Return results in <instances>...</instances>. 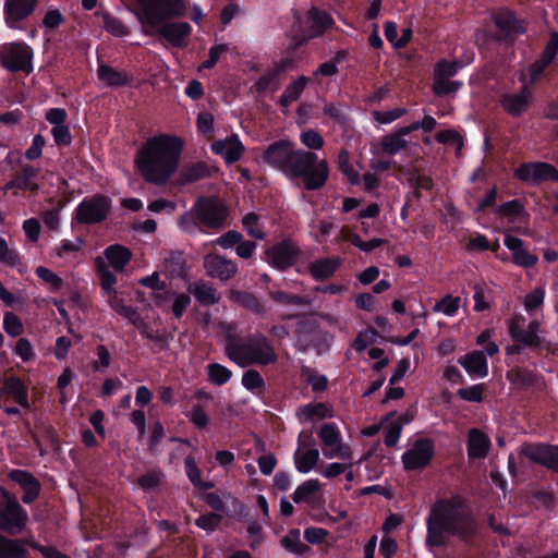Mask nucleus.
<instances>
[{"label":"nucleus","mask_w":558,"mask_h":558,"mask_svg":"<svg viewBox=\"0 0 558 558\" xmlns=\"http://www.w3.org/2000/svg\"><path fill=\"white\" fill-rule=\"evenodd\" d=\"M183 0H136L132 10L142 33L146 36H158L175 48H184L189 44L192 27L186 22H168L186 15Z\"/></svg>","instance_id":"obj_1"},{"label":"nucleus","mask_w":558,"mask_h":558,"mask_svg":"<svg viewBox=\"0 0 558 558\" xmlns=\"http://www.w3.org/2000/svg\"><path fill=\"white\" fill-rule=\"evenodd\" d=\"M426 525V545L429 547L447 545L450 535L470 542L478 532L472 511L459 496L437 500L430 507Z\"/></svg>","instance_id":"obj_2"},{"label":"nucleus","mask_w":558,"mask_h":558,"mask_svg":"<svg viewBox=\"0 0 558 558\" xmlns=\"http://www.w3.org/2000/svg\"><path fill=\"white\" fill-rule=\"evenodd\" d=\"M183 143L180 138L158 135L138 150L135 165L146 182L162 185L177 171Z\"/></svg>","instance_id":"obj_3"},{"label":"nucleus","mask_w":558,"mask_h":558,"mask_svg":"<svg viewBox=\"0 0 558 558\" xmlns=\"http://www.w3.org/2000/svg\"><path fill=\"white\" fill-rule=\"evenodd\" d=\"M225 351L227 356L241 367L254 364L269 365L278 361L275 348L263 335H256L241 341L235 335L229 333Z\"/></svg>","instance_id":"obj_4"},{"label":"nucleus","mask_w":558,"mask_h":558,"mask_svg":"<svg viewBox=\"0 0 558 558\" xmlns=\"http://www.w3.org/2000/svg\"><path fill=\"white\" fill-rule=\"evenodd\" d=\"M288 178L301 179L307 191L320 190L329 178V166L327 160L319 159L315 153L299 149V155Z\"/></svg>","instance_id":"obj_5"},{"label":"nucleus","mask_w":558,"mask_h":558,"mask_svg":"<svg viewBox=\"0 0 558 558\" xmlns=\"http://www.w3.org/2000/svg\"><path fill=\"white\" fill-rule=\"evenodd\" d=\"M194 214L199 230H221L227 226L229 210L220 198L201 196L194 203Z\"/></svg>","instance_id":"obj_6"},{"label":"nucleus","mask_w":558,"mask_h":558,"mask_svg":"<svg viewBox=\"0 0 558 558\" xmlns=\"http://www.w3.org/2000/svg\"><path fill=\"white\" fill-rule=\"evenodd\" d=\"M0 531L9 535L22 533L28 522V514L19 504L16 497L0 487Z\"/></svg>","instance_id":"obj_7"},{"label":"nucleus","mask_w":558,"mask_h":558,"mask_svg":"<svg viewBox=\"0 0 558 558\" xmlns=\"http://www.w3.org/2000/svg\"><path fill=\"white\" fill-rule=\"evenodd\" d=\"M111 199L104 194L85 198L75 209L74 220L81 225H96L107 219L111 211Z\"/></svg>","instance_id":"obj_8"},{"label":"nucleus","mask_w":558,"mask_h":558,"mask_svg":"<svg viewBox=\"0 0 558 558\" xmlns=\"http://www.w3.org/2000/svg\"><path fill=\"white\" fill-rule=\"evenodd\" d=\"M298 155L299 149H294L291 142L280 140L267 147L264 151L263 158L268 165L277 168L289 177Z\"/></svg>","instance_id":"obj_9"},{"label":"nucleus","mask_w":558,"mask_h":558,"mask_svg":"<svg viewBox=\"0 0 558 558\" xmlns=\"http://www.w3.org/2000/svg\"><path fill=\"white\" fill-rule=\"evenodd\" d=\"M33 51L24 43H12L5 45L0 52V63L11 72L29 73L32 66Z\"/></svg>","instance_id":"obj_10"},{"label":"nucleus","mask_w":558,"mask_h":558,"mask_svg":"<svg viewBox=\"0 0 558 558\" xmlns=\"http://www.w3.org/2000/svg\"><path fill=\"white\" fill-rule=\"evenodd\" d=\"M520 454L531 462L558 473V446L544 442H524Z\"/></svg>","instance_id":"obj_11"},{"label":"nucleus","mask_w":558,"mask_h":558,"mask_svg":"<svg viewBox=\"0 0 558 558\" xmlns=\"http://www.w3.org/2000/svg\"><path fill=\"white\" fill-rule=\"evenodd\" d=\"M514 177L527 185H539L545 181H558L557 169L547 162H525L514 170Z\"/></svg>","instance_id":"obj_12"},{"label":"nucleus","mask_w":558,"mask_h":558,"mask_svg":"<svg viewBox=\"0 0 558 558\" xmlns=\"http://www.w3.org/2000/svg\"><path fill=\"white\" fill-rule=\"evenodd\" d=\"M435 446L430 438H421L402 454L404 469L414 471L425 468L434 457Z\"/></svg>","instance_id":"obj_13"},{"label":"nucleus","mask_w":558,"mask_h":558,"mask_svg":"<svg viewBox=\"0 0 558 558\" xmlns=\"http://www.w3.org/2000/svg\"><path fill=\"white\" fill-rule=\"evenodd\" d=\"M27 545L38 550L45 558H49L53 547H46L36 542H28L22 538H10L0 533V558H26L28 555Z\"/></svg>","instance_id":"obj_14"},{"label":"nucleus","mask_w":558,"mask_h":558,"mask_svg":"<svg viewBox=\"0 0 558 558\" xmlns=\"http://www.w3.org/2000/svg\"><path fill=\"white\" fill-rule=\"evenodd\" d=\"M265 255L267 262L275 268L287 270L296 263L300 250L293 242L284 240L267 248Z\"/></svg>","instance_id":"obj_15"},{"label":"nucleus","mask_w":558,"mask_h":558,"mask_svg":"<svg viewBox=\"0 0 558 558\" xmlns=\"http://www.w3.org/2000/svg\"><path fill=\"white\" fill-rule=\"evenodd\" d=\"M493 20L499 31L496 35L498 41L513 43L518 35L525 32L522 23L508 10L498 11Z\"/></svg>","instance_id":"obj_16"},{"label":"nucleus","mask_w":558,"mask_h":558,"mask_svg":"<svg viewBox=\"0 0 558 558\" xmlns=\"http://www.w3.org/2000/svg\"><path fill=\"white\" fill-rule=\"evenodd\" d=\"M204 268L208 277L219 279L220 281H229L238 272V266L233 260L214 253L207 254L204 257Z\"/></svg>","instance_id":"obj_17"},{"label":"nucleus","mask_w":558,"mask_h":558,"mask_svg":"<svg viewBox=\"0 0 558 558\" xmlns=\"http://www.w3.org/2000/svg\"><path fill=\"white\" fill-rule=\"evenodd\" d=\"M533 101L531 89L524 85L517 94H506L500 98V105L510 116L517 118L527 111Z\"/></svg>","instance_id":"obj_18"},{"label":"nucleus","mask_w":558,"mask_h":558,"mask_svg":"<svg viewBox=\"0 0 558 558\" xmlns=\"http://www.w3.org/2000/svg\"><path fill=\"white\" fill-rule=\"evenodd\" d=\"M9 478L19 484L23 489L22 501L24 504H32L38 498L41 485L32 473L24 470H12L9 473Z\"/></svg>","instance_id":"obj_19"},{"label":"nucleus","mask_w":558,"mask_h":558,"mask_svg":"<svg viewBox=\"0 0 558 558\" xmlns=\"http://www.w3.org/2000/svg\"><path fill=\"white\" fill-rule=\"evenodd\" d=\"M36 5L37 0H5V23L13 27L15 23L28 17L35 11Z\"/></svg>","instance_id":"obj_20"},{"label":"nucleus","mask_w":558,"mask_h":558,"mask_svg":"<svg viewBox=\"0 0 558 558\" xmlns=\"http://www.w3.org/2000/svg\"><path fill=\"white\" fill-rule=\"evenodd\" d=\"M211 149L215 154L223 155L226 162L229 165L240 160L245 150L243 144L235 134H232L226 140L214 142Z\"/></svg>","instance_id":"obj_21"},{"label":"nucleus","mask_w":558,"mask_h":558,"mask_svg":"<svg viewBox=\"0 0 558 558\" xmlns=\"http://www.w3.org/2000/svg\"><path fill=\"white\" fill-rule=\"evenodd\" d=\"M506 247L512 254V262L521 267L530 268L537 263V256L530 253L523 245V241L517 236L506 234L504 241Z\"/></svg>","instance_id":"obj_22"},{"label":"nucleus","mask_w":558,"mask_h":558,"mask_svg":"<svg viewBox=\"0 0 558 558\" xmlns=\"http://www.w3.org/2000/svg\"><path fill=\"white\" fill-rule=\"evenodd\" d=\"M306 23L310 28V37L322 36L333 24L331 15L319 8L312 7L306 13Z\"/></svg>","instance_id":"obj_23"},{"label":"nucleus","mask_w":558,"mask_h":558,"mask_svg":"<svg viewBox=\"0 0 558 558\" xmlns=\"http://www.w3.org/2000/svg\"><path fill=\"white\" fill-rule=\"evenodd\" d=\"M468 454L470 459H484L487 457L490 440L486 434L477 428H471L468 435Z\"/></svg>","instance_id":"obj_24"},{"label":"nucleus","mask_w":558,"mask_h":558,"mask_svg":"<svg viewBox=\"0 0 558 558\" xmlns=\"http://www.w3.org/2000/svg\"><path fill=\"white\" fill-rule=\"evenodd\" d=\"M228 299L256 315H263L265 313V306L252 292L230 289L228 292Z\"/></svg>","instance_id":"obj_25"},{"label":"nucleus","mask_w":558,"mask_h":558,"mask_svg":"<svg viewBox=\"0 0 558 558\" xmlns=\"http://www.w3.org/2000/svg\"><path fill=\"white\" fill-rule=\"evenodd\" d=\"M189 292L194 295L196 301L204 306L215 305L220 301V294L217 289L205 282L204 280H197L189 287Z\"/></svg>","instance_id":"obj_26"},{"label":"nucleus","mask_w":558,"mask_h":558,"mask_svg":"<svg viewBox=\"0 0 558 558\" xmlns=\"http://www.w3.org/2000/svg\"><path fill=\"white\" fill-rule=\"evenodd\" d=\"M340 257L319 258L310 264L308 270L315 280H325L330 278L341 266Z\"/></svg>","instance_id":"obj_27"},{"label":"nucleus","mask_w":558,"mask_h":558,"mask_svg":"<svg viewBox=\"0 0 558 558\" xmlns=\"http://www.w3.org/2000/svg\"><path fill=\"white\" fill-rule=\"evenodd\" d=\"M459 363L470 375L484 377L487 375V361L482 351H473L459 359Z\"/></svg>","instance_id":"obj_28"},{"label":"nucleus","mask_w":558,"mask_h":558,"mask_svg":"<svg viewBox=\"0 0 558 558\" xmlns=\"http://www.w3.org/2000/svg\"><path fill=\"white\" fill-rule=\"evenodd\" d=\"M105 256L117 271H122L130 263L132 253L123 245L113 244L105 250Z\"/></svg>","instance_id":"obj_29"},{"label":"nucleus","mask_w":558,"mask_h":558,"mask_svg":"<svg viewBox=\"0 0 558 558\" xmlns=\"http://www.w3.org/2000/svg\"><path fill=\"white\" fill-rule=\"evenodd\" d=\"M98 78L110 87L123 86L129 83L128 75L124 72L118 71L107 64L98 66Z\"/></svg>","instance_id":"obj_30"},{"label":"nucleus","mask_w":558,"mask_h":558,"mask_svg":"<svg viewBox=\"0 0 558 558\" xmlns=\"http://www.w3.org/2000/svg\"><path fill=\"white\" fill-rule=\"evenodd\" d=\"M209 177V167L201 161L191 166L184 167L179 175L181 184L192 183Z\"/></svg>","instance_id":"obj_31"},{"label":"nucleus","mask_w":558,"mask_h":558,"mask_svg":"<svg viewBox=\"0 0 558 558\" xmlns=\"http://www.w3.org/2000/svg\"><path fill=\"white\" fill-rule=\"evenodd\" d=\"M539 326L537 320L530 322L526 329H523L513 341L531 349H538L542 344V340L538 337Z\"/></svg>","instance_id":"obj_32"},{"label":"nucleus","mask_w":558,"mask_h":558,"mask_svg":"<svg viewBox=\"0 0 558 558\" xmlns=\"http://www.w3.org/2000/svg\"><path fill=\"white\" fill-rule=\"evenodd\" d=\"M298 414L305 421H312L314 418L323 420L333 416L332 410L323 402L303 405L299 409Z\"/></svg>","instance_id":"obj_33"},{"label":"nucleus","mask_w":558,"mask_h":558,"mask_svg":"<svg viewBox=\"0 0 558 558\" xmlns=\"http://www.w3.org/2000/svg\"><path fill=\"white\" fill-rule=\"evenodd\" d=\"M319 460V451L316 448H311L304 452L299 450L294 453V464L299 472L307 473L314 469Z\"/></svg>","instance_id":"obj_34"},{"label":"nucleus","mask_w":558,"mask_h":558,"mask_svg":"<svg viewBox=\"0 0 558 558\" xmlns=\"http://www.w3.org/2000/svg\"><path fill=\"white\" fill-rule=\"evenodd\" d=\"M506 378L519 387H530L536 383L537 376L527 368L512 367L506 374Z\"/></svg>","instance_id":"obj_35"},{"label":"nucleus","mask_w":558,"mask_h":558,"mask_svg":"<svg viewBox=\"0 0 558 558\" xmlns=\"http://www.w3.org/2000/svg\"><path fill=\"white\" fill-rule=\"evenodd\" d=\"M306 84H307V77H305V76H300L298 80L290 83L286 87L283 94L280 97V100H279L280 105L282 107H288V106H290V104L298 100L300 98L301 94L303 93Z\"/></svg>","instance_id":"obj_36"},{"label":"nucleus","mask_w":558,"mask_h":558,"mask_svg":"<svg viewBox=\"0 0 558 558\" xmlns=\"http://www.w3.org/2000/svg\"><path fill=\"white\" fill-rule=\"evenodd\" d=\"M408 134L409 133H402V128H400L397 132L383 136L380 141L381 149L385 153L392 155L405 148L407 141L403 136Z\"/></svg>","instance_id":"obj_37"},{"label":"nucleus","mask_w":558,"mask_h":558,"mask_svg":"<svg viewBox=\"0 0 558 558\" xmlns=\"http://www.w3.org/2000/svg\"><path fill=\"white\" fill-rule=\"evenodd\" d=\"M281 545L290 553L304 555L310 547L301 541V533L298 529L290 530L281 539Z\"/></svg>","instance_id":"obj_38"},{"label":"nucleus","mask_w":558,"mask_h":558,"mask_svg":"<svg viewBox=\"0 0 558 558\" xmlns=\"http://www.w3.org/2000/svg\"><path fill=\"white\" fill-rule=\"evenodd\" d=\"M37 169H35L33 166H23L22 172L14 177L17 183V189L29 190L32 192L37 191L38 184L34 182L35 178L37 177Z\"/></svg>","instance_id":"obj_39"},{"label":"nucleus","mask_w":558,"mask_h":558,"mask_svg":"<svg viewBox=\"0 0 558 558\" xmlns=\"http://www.w3.org/2000/svg\"><path fill=\"white\" fill-rule=\"evenodd\" d=\"M167 271L173 277H182L185 274L186 260L182 252H171L165 259Z\"/></svg>","instance_id":"obj_40"},{"label":"nucleus","mask_w":558,"mask_h":558,"mask_svg":"<svg viewBox=\"0 0 558 558\" xmlns=\"http://www.w3.org/2000/svg\"><path fill=\"white\" fill-rule=\"evenodd\" d=\"M320 489V484L317 480H308L301 484L292 495L295 504L307 502L310 498Z\"/></svg>","instance_id":"obj_41"},{"label":"nucleus","mask_w":558,"mask_h":558,"mask_svg":"<svg viewBox=\"0 0 558 558\" xmlns=\"http://www.w3.org/2000/svg\"><path fill=\"white\" fill-rule=\"evenodd\" d=\"M101 16L104 21V28L111 35L116 37H125L130 35L131 32L129 27L125 26L121 20L112 16L108 12H104Z\"/></svg>","instance_id":"obj_42"},{"label":"nucleus","mask_w":558,"mask_h":558,"mask_svg":"<svg viewBox=\"0 0 558 558\" xmlns=\"http://www.w3.org/2000/svg\"><path fill=\"white\" fill-rule=\"evenodd\" d=\"M207 375L211 384L221 386L229 381L232 372L221 364L211 363L207 366Z\"/></svg>","instance_id":"obj_43"},{"label":"nucleus","mask_w":558,"mask_h":558,"mask_svg":"<svg viewBox=\"0 0 558 558\" xmlns=\"http://www.w3.org/2000/svg\"><path fill=\"white\" fill-rule=\"evenodd\" d=\"M461 86L460 82L450 81L447 77L433 76V92L437 96L454 94Z\"/></svg>","instance_id":"obj_44"},{"label":"nucleus","mask_w":558,"mask_h":558,"mask_svg":"<svg viewBox=\"0 0 558 558\" xmlns=\"http://www.w3.org/2000/svg\"><path fill=\"white\" fill-rule=\"evenodd\" d=\"M280 86V75L274 68L263 74L256 82L255 87L257 93L262 94L268 88L277 90Z\"/></svg>","instance_id":"obj_45"},{"label":"nucleus","mask_w":558,"mask_h":558,"mask_svg":"<svg viewBox=\"0 0 558 558\" xmlns=\"http://www.w3.org/2000/svg\"><path fill=\"white\" fill-rule=\"evenodd\" d=\"M33 439L36 442V446L38 447L40 454H44L41 440H45L53 449L59 448L58 435H57L54 428L50 425H43L41 426V436L39 437L38 435L33 434Z\"/></svg>","instance_id":"obj_46"},{"label":"nucleus","mask_w":558,"mask_h":558,"mask_svg":"<svg viewBox=\"0 0 558 558\" xmlns=\"http://www.w3.org/2000/svg\"><path fill=\"white\" fill-rule=\"evenodd\" d=\"M318 437L324 447H335L339 444L340 433L333 424L325 423L318 432Z\"/></svg>","instance_id":"obj_47"},{"label":"nucleus","mask_w":558,"mask_h":558,"mask_svg":"<svg viewBox=\"0 0 558 558\" xmlns=\"http://www.w3.org/2000/svg\"><path fill=\"white\" fill-rule=\"evenodd\" d=\"M96 263L97 270L101 280V288L106 291V293L112 292L113 290H116L113 288L117 282L116 276L112 274V271H110L108 265H106L101 258L98 257L96 259Z\"/></svg>","instance_id":"obj_48"},{"label":"nucleus","mask_w":558,"mask_h":558,"mask_svg":"<svg viewBox=\"0 0 558 558\" xmlns=\"http://www.w3.org/2000/svg\"><path fill=\"white\" fill-rule=\"evenodd\" d=\"M338 167L352 184L359 182V173L351 166L350 155L344 149L340 150L338 154Z\"/></svg>","instance_id":"obj_49"},{"label":"nucleus","mask_w":558,"mask_h":558,"mask_svg":"<svg viewBox=\"0 0 558 558\" xmlns=\"http://www.w3.org/2000/svg\"><path fill=\"white\" fill-rule=\"evenodd\" d=\"M545 290L542 287H536L532 292L524 296L523 305L527 313L541 307L544 303Z\"/></svg>","instance_id":"obj_50"},{"label":"nucleus","mask_w":558,"mask_h":558,"mask_svg":"<svg viewBox=\"0 0 558 558\" xmlns=\"http://www.w3.org/2000/svg\"><path fill=\"white\" fill-rule=\"evenodd\" d=\"M259 217L255 213H248L242 219L243 228L246 230L250 236L263 240L265 233L258 228Z\"/></svg>","instance_id":"obj_51"},{"label":"nucleus","mask_w":558,"mask_h":558,"mask_svg":"<svg viewBox=\"0 0 558 558\" xmlns=\"http://www.w3.org/2000/svg\"><path fill=\"white\" fill-rule=\"evenodd\" d=\"M461 66V62L453 61L449 62L447 60H440L435 64L433 76L437 77H447L451 78L458 72V69Z\"/></svg>","instance_id":"obj_52"},{"label":"nucleus","mask_w":558,"mask_h":558,"mask_svg":"<svg viewBox=\"0 0 558 558\" xmlns=\"http://www.w3.org/2000/svg\"><path fill=\"white\" fill-rule=\"evenodd\" d=\"M3 328L5 332L11 337H17L24 331V327L20 317L12 312H9L4 315Z\"/></svg>","instance_id":"obj_53"},{"label":"nucleus","mask_w":558,"mask_h":558,"mask_svg":"<svg viewBox=\"0 0 558 558\" xmlns=\"http://www.w3.org/2000/svg\"><path fill=\"white\" fill-rule=\"evenodd\" d=\"M272 300L282 304H292V305H308L311 303L307 296H302L298 294H289L284 291H276L271 293Z\"/></svg>","instance_id":"obj_54"},{"label":"nucleus","mask_w":558,"mask_h":558,"mask_svg":"<svg viewBox=\"0 0 558 558\" xmlns=\"http://www.w3.org/2000/svg\"><path fill=\"white\" fill-rule=\"evenodd\" d=\"M496 213L505 217L513 218L524 213V206L519 199H512L498 206Z\"/></svg>","instance_id":"obj_55"},{"label":"nucleus","mask_w":558,"mask_h":558,"mask_svg":"<svg viewBox=\"0 0 558 558\" xmlns=\"http://www.w3.org/2000/svg\"><path fill=\"white\" fill-rule=\"evenodd\" d=\"M460 299L453 298L450 294H447L439 302H437L434 306V312H444V314L451 316L459 308Z\"/></svg>","instance_id":"obj_56"},{"label":"nucleus","mask_w":558,"mask_h":558,"mask_svg":"<svg viewBox=\"0 0 558 558\" xmlns=\"http://www.w3.org/2000/svg\"><path fill=\"white\" fill-rule=\"evenodd\" d=\"M242 385L248 389H262L265 386V381L262 375L256 369H248L242 376Z\"/></svg>","instance_id":"obj_57"},{"label":"nucleus","mask_w":558,"mask_h":558,"mask_svg":"<svg viewBox=\"0 0 558 558\" xmlns=\"http://www.w3.org/2000/svg\"><path fill=\"white\" fill-rule=\"evenodd\" d=\"M301 142L310 149H320L325 143L323 136L314 130L304 131L301 134Z\"/></svg>","instance_id":"obj_58"},{"label":"nucleus","mask_w":558,"mask_h":558,"mask_svg":"<svg viewBox=\"0 0 558 558\" xmlns=\"http://www.w3.org/2000/svg\"><path fill=\"white\" fill-rule=\"evenodd\" d=\"M221 520L222 517L220 514L210 512L198 517L195 523L198 527L211 532L218 527Z\"/></svg>","instance_id":"obj_59"},{"label":"nucleus","mask_w":558,"mask_h":558,"mask_svg":"<svg viewBox=\"0 0 558 558\" xmlns=\"http://www.w3.org/2000/svg\"><path fill=\"white\" fill-rule=\"evenodd\" d=\"M0 262L14 267L20 263V257L15 251L11 250L7 241L0 238Z\"/></svg>","instance_id":"obj_60"},{"label":"nucleus","mask_w":558,"mask_h":558,"mask_svg":"<svg viewBox=\"0 0 558 558\" xmlns=\"http://www.w3.org/2000/svg\"><path fill=\"white\" fill-rule=\"evenodd\" d=\"M377 331L374 328H368L361 331L354 340V348L356 351H364L369 344L375 341Z\"/></svg>","instance_id":"obj_61"},{"label":"nucleus","mask_w":558,"mask_h":558,"mask_svg":"<svg viewBox=\"0 0 558 558\" xmlns=\"http://www.w3.org/2000/svg\"><path fill=\"white\" fill-rule=\"evenodd\" d=\"M189 418L198 428H205L209 424V416L201 404L192 408Z\"/></svg>","instance_id":"obj_62"},{"label":"nucleus","mask_w":558,"mask_h":558,"mask_svg":"<svg viewBox=\"0 0 558 558\" xmlns=\"http://www.w3.org/2000/svg\"><path fill=\"white\" fill-rule=\"evenodd\" d=\"M436 141L442 144L453 143L457 146V153H459L463 146L462 137L457 131L444 130L436 134Z\"/></svg>","instance_id":"obj_63"},{"label":"nucleus","mask_w":558,"mask_h":558,"mask_svg":"<svg viewBox=\"0 0 558 558\" xmlns=\"http://www.w3.org/2000/svg\"><path fill=\"white\" fill-rule=\"evenodd\" d=\"M558 52V32L554 31L550 33L549 41L547 43L541 58L544 62H551Z\"/></svg>","instance_id":"obj_64"}]
</instances>
